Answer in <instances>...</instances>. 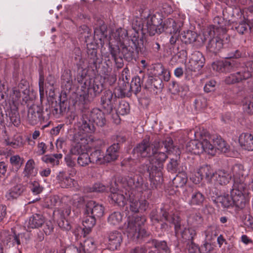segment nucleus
Wrapping results in <instances>:
<instances>
[{
    "label": "nucleus",
    "instance_id": "obj_53",
    "mask_svg": "<svg viewBox=\"0 0 253 253\" xmlns=\"http://www.w3.org/2000/svg\"><path fill=\"white\" fill-rule=\"evenodd\" d=\"M106 191V187L99 182L94 184L92 186H86L84 189V191L86 192H103Z\"/></svg>",
    "mask_w": 253,
    "mask_h": 253
},
{
    "label": "nucleus",
    "instance_id": "obj_48",
    "mask_svg": "<svg viewBox=\"0 0 253 253\" xmlns=\"http://www.w3.org/2000/svg\"><path fill=\"white\" fill-rule=\"evenodd\" d=\"M187 181V176L185 172H180L176 175L172 180L173 186L178 188L185 185Z\"/></svg>",
    "mask_w": 253,
    "mask_h": 253
},
{
    "label": "nucleus",
    "instance_id": "obj_11",
    "mask_svg": "<svg viewBox=\"0 0 253 253\" xmlns=\"http://www.w3.org/2000/svg\"><path fill=\"white\" fill-rule=\"evenodd\" d=\"M233 177V187L243 189L247 187V180L249 179L248 172L241 164H236L231 169Z\"/></svg>",
    "mask_w": 253,
    "mask_h": 253
},
{
    "label": "nucleus",
    "instance_id": "obj_40",
    "mask_svg": "<svg viewBox=\"0 0 253 253\" xmlns=\"http://www.w3.org/2000/svg\"><path fill=\"white\" fill-rule=\"evenodd\" d=\"M126 181L130 189H137L141 191V187L142 186V178L141 177L138 175L134 176L133 177L128 176L126 178Z\"/></svg>",
    "mask_w": 253,
    "mask_h": 253
},
{
    "label": "nucleus",
    "instance_id": "obj_28",
    "mask_svg": "<svg viewBox=\"0 0 253 253\" xmlns=\"http://www.w3.org/2000/svg\"><path fill=\"white\" fill-rule=\"evenodd\" d=\"M241 146L248 151L253 150V136L248 133H242L239 138Z\"/></svg>",
    "mask_w": 253,
    "mask_h": 253
},
{
    "label": "nucleus",
    "instance_id": "obj_37",
    "mask_svg": "<svg viewBox=\"0 0 253 253\" xmlns=\"http://www.w3.org/2000/svg\"><path fill=\"white\" fill-rule=\"evenodd\" d=\"M35 162L33 159H30L27 161L23 172L24 177L30 178L36 176L37 172L35 170Z\"/></svg>",
    "mask_w": 253,
    "mask_h": 253
},
{
    "label": "nucleus",
    "instance_id": "obj_32",
    "mask_svg": "<svg viewBox=\"0 0 253 253\" xmlns=\"http://www.w3.org/2000/svg\"><path fill=\"white\" fill-rule=\"evenodd\" d=\"M214 27L216 28V32L218 34H224L227 31L226 27L229 25V21L225 20L224 18L216 16L213 19Z\"/></svg>",
    "mask_w": 253,
    "mask_h": 253
},
{
    "label": "nucleus",
    "instance_id": "obj_62",
    "mask_svg": "<svg viewBox=\"0 0 253 253\" xmlns=\"http://www.w3.org/2000/svg\"><path fill=\"white\" fill-rule=\"evenodd\" d=\"M194 107L196 110H201L205 108L207 106V99L203 97H199L194 101Z\"/></svg>",
    "mask_w": 253,
    "mask_h": 253
},
{
    "label": "nucleus",
    "instance_id": "obj_47",
    "mask_svg": "<svg viewBox=\"0 0 253 253\" xmlns=\"http://www.w3.org/2000/svg\"><path fill=\"white\" fill-rule=\"evenodd\" d=\"M61 154H55L53 155H46L42 157L43 162L52 166L57 165L59 164V160L61 159Z\"/></svg>",
    "mask_w": 253,
    "mask_h": 253
},
{
    "label": "nucleus",
    "instance_id": "obj_24",
    "mask_svg": "<svg viewBox=\"0 0 253 253\" xmlns=\"http://www.w3.org/2000/svg\"><path fill=\"white\" fill-rule=\"evenodd\" d=\"M141 79L140 77L136 76L132 79L130 84L128 82L125 83V87H121V91L124 93L131 91L137 94L141 90Z\"/></svg>",
    "mask_w": 253,
    "mask_h": 253
},
{
    "label": "nucleus",
    "instance_id": "obj_50",
    "mask_svg": "<svg viewBox=\"0 0 253 253\" xmlns=\"http://www.w3.org/2000/svg\"><path fill=\"white\" fill-rule=\"evenodd\" d=\"M61 200L59 196L53 195L46 198L44 202V206L47 208H52L60 204Z\"/></svg>",
    "mask_w": 253,
    "mask_h": 253
},
{
    "label": "nucleus",
    "instance_id": "obj_9",
    "mask_svg": "<svg viewBox=\"0 0 253 253\" xmlns=\"http://www.w3.org/2000/svg\"><path fill=\"white\" fill-rule=\"evenodd\" d=\"M11 100L7 101L8 106L5 108L6 115L9 118L11 122L16 126L20 124V118L18 112L16 101L20 98L21 94L19 90L14 87L12 89V94H10Z\"/></svg>",
    "mask_w": 253,
    "mask_h": 253
},
{
    "label": "nucleus",
    "instance_id": "obj_45",
    "mask_svg": "<svg viewBox=\"0 0 253 253\" xmlns=\"http://www.w3.org/2000/svg\"><path fill=\"white\" fill-rule=\"evenodd\" d=\"M217 203L221 204V206L224 208L233 207V205L231 195L224 194L217 197L215 200Z\"/></svg>",
    "mask_w": 253,
    "mask_h": 253
},
{
    "label": "nucleus",
    "instance_id": "obj_39",
    "mask_svg": "<svg viewBox=\"0 0 253 253\" xmlns=\"http://www.w3.org/2000/svg\"><path fill=\"white\" fill-rule=\"evenodd\" d=\"M24 190V188L23 185H16L8 191L5 196L9 200L16 199L22 194Z\"/></svg>",
    "mask_w": 253,
    "mask_h": 253
},
{
    "label": "nucleus",
    "instance_id": "obj_55",
    "mask_svg": "<svg viewBox=\"0 0 253 253\" xmlns=\"http://www.w3.org/2000/svg\"><path fill=\"white\" fill-rule=\"evenodd\" d=\"M169 89L173 94H179L184 90H188V87L186 85L180 86L176 81H172L169 85Z\"/></svg>",
    "mask_w": 253,
    "mask_h": 253
},
{
    "label": "nucleus",
    "instance_id": "obj_36",
    "mask_svg": "<svg viewBox=\"0 0 253 253\" xmlns=\"http://www.w3.org/2000/svg\"><path fill=\"white\" fill-rule=\"evenodd\" d=\"M198 34L192 31H187L181 34L180 39L186 44H190L198 40Z\"/></svg>",
    "mask_w": 253,
    "mask_h": 253
},
{
    "label": "nucleus",
    "instance_id": "obj_14",
    "mask_svg": "<svg viewBox=\"0 0 253 253\" xmlns=\"http://www.w3.org/2000/svg\"><path fill=\"white\" fill-rule=\"evenodd\" d=\"M184 197L189 198L188 204L191 206H201L204 200V195L199 191L191 186L186 187L183 192Z\"/></svg>",
    "mask_w": 253,
    "mask_h": 253
},
{
    "label": "nucleus",
    "instance_id": "obj_26",
    "mask_svg": "<svg viewBox=\"0 0 253 253\" xmlns=\"http://www.w3.org/2000/svg\"><path fill=\"white\" fill-rule=\"evenodd\" d=\"M107 26L104 22H99V25L97 26L94 30V38L96 40H99L100 44L104 42L105 40H107Z\"/></svg>",
    "mask_w": 253,
    "mask_h": 253
},
{
    "label": "nucleus",
    "instance_id": "obj_60",
    "mask_svg": "<svg viewBox=\"0 0 253 253\" xmlns=\"http://www.w3.org/2000/svg\"><path fill=\"white\" fill-rule=\"evenodd\" d=\"M204 64H200L198 61L190 59L187 65V70L193 72H199L204 66Z\"/></svg>",
    "mask_w": 253,
    "mask_h": 253
},
{
    "label": "nucleus",
    "instance_id": "obj_21",
    "mask_svg": "<svg viewBox=\"0 0 253 253\" xmlns=\"http://www.w3.org/2000/svg\"><path fill=\"white\" fill-rule=\"evenodd\" d=\"M250 76V73L248 72H244L242 68L239 71L231 74L227 76L224 80V82L227 84H234L243 80H248Z\"/></svg>",
    "mask_w": 253,
    "mask_h": 253
},
{
    "label": "nucleus",
    "instance_id": "obj_20",
    "mask_svg": "<svg viewBox=\"0 0 253 253\" xmlns=\"http://www.w3.org/2000/svg\"><path fill=\"white\" fill-rule=\"evenodd\" d=\"M117 188H110L111 193L109 198L112 200V203H114L120 207H123L126 204V201H128L129 192L128 191V193L126 192L125 195H124L121 192H117Z\"/></svg>",
    "mask_w": 253,
    "mask_h": 253
},
{
    "label": "nucleus",
    "instance_id": "obj_59",
    "mask_svg": "<svg viewBox=\"0 0 253 253\" xmlns=\"http://www.w3.org/2000/svg\"><path fill=\"white\" fill-rule=\"evenodd\" d=\"M245 112L249 114H253V94L251 96L245 99L243 104Z\"/></svg>",
    "mask_w": 253,
    "mask_h": 253
},
{
    "label": "nucleus",
    "instance_id": "obj_8",
    "mask_svg": "<svg viewBox=\"0 0 253 253\" xmlns=\"http://www.w3.org/2000/svg\"><path fill=\"white\" fill-rule=\"evenodd\" d=\"M241 56L242 53L239 50H234L228 53L225 57L226 60L214 63L212 67L214 70L220 72H230L235 71L239 66L240 63L232 58H238Z\"/></svg>",
    "mask_w": 253,
    "mask_h": 253
},
{
    "label": "nucleus",
    "instance_id": "obj_61",
    "mask_svg": "<svg viewBox=\"0 0 253 253\" xmlns=\"http://www.w3.org/2000/svg\"><path fill=\"white\" fill-rule=\"evenodd\" d=\"M74 179L67 175H62L59 179L60 185L62 188H66L73 185Z\"/></svg>",
    "mask_w": 253,
    "mask_h": 253
},
{
    "label": "nucleus",
    "instance_id": "obj_49",
    "mask_svg": "<svg viewBox=\"0 0 253 253\" xmlns=\"http://www.w3.org/2000/svg\"><path fill=\"white\" fill-rule=\"evenodd\" d=\"M216 33L217 34L214 26L211 25L207 27L203 31V36L204 39H202V42H204L207 40H210L215 38L214 36L216 35Z\"/></svg>",
    "mask_w": 253,
    "mask_h": 253
},
{
    "label": "nucleus",
    "instance_id": "obj_16",
    "mask_svg": "<svg viewBox=\"0 0 253 253\" xmlns=\"http://www.w3.org/2000/svg\"><path fill=\"white\" fill-rule=\"evenodd\" d=\"M104 214V207L95 201H89L85 205L84 214L90 215L96 219L100 218Z\"/></svg>",
    "mask_w": 253,
    "mask_h": 253
},
{
    "label": "nucleus",
    "instance_id": "obj_18",
    "mask_svg": "<svg viewBox=\"0 0 253 253\" xmlns=\"http://www.w3.org/2000/svg\"><path fill=\"white\" fill-rule=\"evenodd\" d=\"M23 235L18 233L16 234L15 232L10 233L8 231H4L0 233V240L1 242L5 245L14 246L15 244L19 246L21 244V239Z\"/></svg>",
    "mask_w": 253,
    "mask_h": 253
},
{
    "label": "nucleus",
    "instance_id": "obj_7",
    "mask_svg": "<svg viewBox=\"0 0 253 253\" xmlns=\"http://www.w3.org/2000/svg\"><path fill=\"white\" fill-rule=\"evenodd\" d=\"M145 220L144 217H129L126 229L127 236L134 240L148 236L149 232L142 226Z\"/></svg>",
    "mask_w": 253,
    "mask_h": 253
},
{
    "label": "nucleus",
    "instance_id": "obj_38",
    "mask_svg": "<svg viewBox=\"0 0 253 253\" xmlns=\"http://www.w3.org/2000/svg\"><path fill=\"white\" fill-rule=\"evenodd\" d=\"M52 113L56 118L62 116L66 110V105L64 101L60 100L59 102L55 101L52 104Z\"/></svg>",
    "mask_w": 253,
    "mask_h": 253
},
{
    "label": "nucleus",
    "instance_id": "obj_64",
    "mask_svg": "<svg viewBox=\"0 0 253 253\" xmlns=\"http://www.w3.org/2000/svg\"><path fill=\"white\" fill-rule=\"evenodd\" d=\"M160 11L164 16L170 14L173 11L170 3L167 2H162L159 6Z\"/></svg>",
    "mask_w": 253,
    "mask_h": 253
},
{
    "label": "nucleus",
    "instance_id": "obj_31",
    "mask_svg": "<svg viewBox=\"0 0 253 253\" xmlns=\"http://www.w3.org/2000/svg\"><path fill=\"white\" fill-rule=\"evenodd\" d=\"M57 211L60 215V220L61 221L59 222V226L65 229L69 230L71 228V226L69 225L68 222L66 220L65 221L64 220L66 219V218L69 215L71 212V208L69 206H67L64 210H59L58 209Z\"/></svg>",
    "mask_w": 253,
    "mask_h": 253
},
{
    "label": "nucleus",
    "instance_id": "obj_15",
    "mask_svg": "<svg viewBox=\"0 0 253 253\" xmlns=\"http://www.w3.org/2000/svg\"><path fill=\"white\" fill-rule=\"evenodd\" d=\"M86 48L88 67L94 70L97 68L98 65L101 62L100 58L97 55V45L94 42H90V43H87Z\"/></svg>",
    "mask_w": 253,
    "mask_h": 253
},
{
    "label": "nucleus",
    "instance_id": "obj_17",
    "mask_svg": "<svg viewBox=\"0 0 253 253\" xmlns=\"http://www.w3.org/2000/svg\"><path fill=\"white\" fill-rule=\"evenodd\" d=\"M230 194L232 200L233 207L235 206L239 209H243L246 204V199L243 192L247 189V187H244L243 189L239 188H236L233 186Z\"/></svg>",
    "mask_w": 253,
    "mask_h": 253
},
{
    "label": "nucleus",
    "instance_id": "obj_41",
    "mask_svg": "<svg viewBox=\"0 0 253 253\" xmlns=\"http://www.w3.org/2000/svg\"><path fill=\"white\" fill-rule=\"evenodd\" d=\"M128 33L127 30L123 28H118L113 32L111 39H114L117 42V44H121V42L125 40L127 37Z\"/></svg>",
    "mask_w": 253,
    "mask_h": 253
},
{
    "label": "nucleus",
    "instance_id": "obj_51",
    "mask_svg": "<svg viewBox=\"0 0 253 253\" xmlns=\"http://www.w3.org/2000/svg\"><path fill=\"white\" fill-rule=\"evenodd\" d=\"M123 215L120 211H114L108 217V222L113 225H119L122 221Z\"/></svg>",
    "mask_w": 253,
    "mask_h": 253
},
{
    "label": "nucleus",
    "instance_id": "obj_56",
    "mask_svg": "<svg viewBox=\"0 0 253 253\" xmlns=\"http://www.w3.org/2000/svg\"><path fill=\"white\" fill-rule=\"evenodd\" d=\"M87 151L86 147L85 145H82L81 142H77L74 146H73L70 150L72 155L80 156L83 152Z\"/></svg>",
    "mask_w": 253,
    "mask_h": 253
},
{
    "label": "nucleus",
    "instance_id": "obj_46",
    "mask_svg": "<svg viewBox=\"0 0 253 253\" xmlns=\"http://www.w3.org/2000/svg\"><path fill=\"white\" fill-rule=\"evenodd\" d=\"M79 32L81 38L84 39L86 44L87 43H90V42H92L91 30L88 26L85 25L81 26L79 28Z\"/></svg>",
    "mask_w": 253,
    "mask_h": 253
},
{
    "label": "nucleus",
    "instance_id": "obj_25",
    "mask_svg": "<svg viewBox=\"0 0 253 253\" xmlns=\"http://www.w3.org/2000/svg\"><path fill=\"white\" fill-rule=\"evenodd\" d=\"M162 80L157 76H147V80L145 83V89L153 90L160 89L163 88Z\"/></svg>",
    "mask_w": 253,
    "mask_h": 253
},
{
    "label": "nucleus",
    "instance_id": "obj_34",
    "mask_svg": "<svg viewBox=\"0 0 253 253\" xmlns=\"http://www.w3.org/2000/svg\"><path fill=\"white\" fill-rule=\"evenodd\" d=\"M250 19L248 18H245L243 16V19H241L234 24L235 30L240 35H244L248 33L250 30L249 22Z\"/></svg>",
    "mask_w": 253,
    "mask_h": 253
},
{
    "label": "nucleus",
    "instance_id": "obj_12",
    "mask_svg": "<svg viewBox=\"0 0 253 253\" xmlns=\"http://www.w3.org/2000/svg\"><path fill=\"white\" fill-rule=\"evenodd\" d=\"M117 97L116 94L108 89L104 91L100 98V105L104 112L111 114L115 109Z\"/></svg>",
    "mask_w": 253,
    "mask_h": 253
},
{
    "label": "nucleus",
    "instance_id": "obj_52",
    "mask_svg": "<svg viewBox=\"0 0 253 253\" xmlns=\"http://www.w3.org/2000/svg\"><path fill=\"white\" fill-rule=\"evenodd\" d=\"M148 243L151 244L158 250L163 251L166 253L169 251V248L168 246L167 242L165 241H159L153 239Z\"/></svg>",
    "mask_w": 253,
    "mask_h": 253
},
{
    "label": "nucleus",
    "instance_id": "obj_42",
    "mask_svg": "<svg viewBox=\"0 0 253 253\" xmlns=\"http://www.w3.org/2000/svg\"><path fill=\"white\" fill-rule=\"evenodd\" d=\"M91 163L101 165L105 163L104 153L99 149L95 150L90 155Z\"/></svg>",
    "mask_w": 253,
    "mask_h": 253
},
{
    "label": "nucleus",
    "instance_id": "obj_1",
    "mask_svg": "<svg viewBox=\"0 0 253 253\" xmlns=\"http://www.w3.org/2000/svg\"><path fill=\"white\" fill-rule=\"evenodd\" d=\"M174 149L173 141L168 137L162 142L150 141V137L146 136L133 150V157H150V165H143V171L149 173L150 184L152 188H157L163 181L162 170L168 155Z\"/></svg>",
    "mask_w": 253,
    "mask_h": 253
},
{
    "label": "nucleus",
    "instance_id": "obj_2",
    "mask_svg": "<svg viewBox=\"0 0 253 253\" xmlns=\"http://www.w3.org/2000/svg\"><path fill=\"white\" fill-rule=\"evenodd\" d=\"M142 28L139 26L137 30L134 29L130 39L127 38L122 41L121 44H113L112 42H109V51L112 59L118 69L123 68L124 59L131 61L134 56V51L138 54L142 52L144 48V36L140 35L138 32Z\"/></svg>",
    "mask_w": 253,
    "mask_h": 253
},
{
    "label": "nucleus",
    "instance_id": "obj_29",
    "mask_svg": "<svg viewBox=\"0 0 253 253\" xmlns=\"http://www.w3.org/2000/svg\"><path fill=\"white\" fill-rule=\"evenodd\" d=\"M213 141V144L211 145L213 146L214 153L212 155H214L216 149H218L223 153H226L229 148V146L226 143V142L220 136H211L210 141Z\"/></svg>",
    "mask_w": 253,
    "mask_h": 253
},
{
    "label": "nucleus",
    "instance_id": "obj_13",
    "mask_svg": "<svg viewBox=\"0 0 253 253\" xmlns=\"http://www.w3.org/2000/svg\"><path fill=\"white\" fill-rule=\"evenodd\" d=\"M44 115L43 108L40 105L33 104L28 108L27 119L30 124L35 125L47 120Z\"/></svg>",
    "mask_w": 253,
    "mask_h": 253
},
{
    "label": "nucleus",
    "instance_id": "obj_44",
    "mask_svg": "<svg viewBox=\"0 0 253 253\" xmlns=\"http://www.w3.org/2000/svg\"><path fill=\"white\" fill-rule=\"evenodd\" d=\"M216 180L220 185H226L229 182L231 175L225 170L219 171L215 173Z\"/></svg>",
    "mask_w": 253,
    "mask_h": 253
},
{
    "label": "nucleus",
    "instance_id": "obj_43",
    "mask_svg": "<svg viewBox=\"0 0 253 253\" xmlns=\"http://www.w3.org/2000/svg\"><path fill=\"white\" fill-rule=\"evenodd\" d=\"M179 233L181 234V236L183 239L190 241L192 245L194 244L193 240L194 237L196 235V232L194 228H185L184 230H183V226L181 225V231L179 232L177 234ZM176 234L177 235V234Z\"/></svg>",
    "mask_w": 253,
    "mask_h": 253
},
{
    "label": "nucleus",
    "instance_id": "obj_54",
    "mask_svg": "<svg viewBox=\"0 0 253 253\" xmlns=\"http://www.w3.org/2000/svg\"><path fill=\"white\" fill-rule=\"evenodd\" d=\"M129 104L127 102L122 100L120 102L117 108H115L114 110H115L118 115H125L129 113Z\"/></svg>",
    "mask_w": 253,
    "mask_h": 253
},
{
    "label": "nucleus",
    "instance_id": "obj_33",
    "mask_svg": "<svg viewBox=\"0 0 253 253\" xmlns=\"http://www.w3.org/2000/svg\"><path fill=\"white\" fill-rule=\"evenodd\" d=\"M73 85V79L71 71L70 70H64L61 76L62 87L66 90H70Z\"/></svg>",
    "mask_w": 253,
    "mask_h": 253
},
{
    "label": "nucleus",
    "instance_id": "obj_6",
    "mask_svg": "<svg viewBox=\"0 0 253 253\" xmlns=\"http://www.w3.org/2000/svg\"><path fill=\"white\" fill-rule=\"evenodd\" d=\"M150 217L154 223L163 222L161 224L162 229H166L168 227V224L164 221H167L174 225L175 234H177L181 230V220L177 213L169 211L166 207L162 208L160 211L153 210L150 214Z\"/></svg>",
    "mask_w": 253,
    "mask_h": 253
},
{
    "label": "nucleus",
    "instance_id": "obj_10",
    "mask_svg": "<svg viewBox=\"0 0 253 253\" xmlns=\"http://www.w3.org/2000/svg\"><path fill=\"white\" fill-rule=\"evenodd\" d=\"M83 96L85 101H91L94 97L98 95L103 90V85L94 81H85L81 86Z\"/></svg>",
    "mask_w": 253,
    "mask_h": 253
},
{
    "label": "nucleus",
    "instance_id": "obj_63",
    "mask_svg": "<svg viewBox=\"0 0 253 253\" xmlns=\"http://www.w3.org/2000/svg\"><path fill=\"white\" fill-rule=\"evenodd\" d=\"M77 161L78 164L82 167H85L91 163L90 157L87 153V151L86 152H83V154L79 156Z\"/></svg>",
    "mask_w": 253,
    "mask_h": 253
},
{
    "label": "nucleus",
    "instance_id": "obj_27",
    "mask_svg": "<svg viewBox=\"0 0 253 253\" xmlns=\"http://www.w3.org/2000/svg\"><path fill=\"white\" fill-rule=\"evenodd\" d=\"M221 35L217 33L215 38L209 40L207 46V50L209 52L216 54L222 48L223 46V40L219 37Z\"/></svg>",
    "mask_w": 253,
    "mask_h": 253
},
{
    "label": "nucleus",
    "instance_id": "obj_4",
    "mask_svg": "<svg viewBox=\"0 0 253 253\" xmlns=\"http://www.w3.org/2000/svg\"><path fill=\"white\" fill-rule=\"evenodd\" d=\"M141 17L147 19L146 27L150 36H154L156 33L161 34L171 28L173 32L176 29V23L173 19L168 18L163 21L162 16L159 12L150 14L149 10L144 9L141 12Z\"/></svg>",
    "mask_w": 253,
    "mask_h": 253
},
{
    "label": "nucleus",
    "instance_id": "obj_57",
    "mask_svg": "<svg viewBox=\"0 0 253 253\" xmlns=\"http://www.w3.org/2000/svg\"><path fill=\"white\" fill-rule=\"evenodd\" d=\"M96 247V244L92 238L86 239L84 242L83 246L82 247V248H83L82 251H85L86 250V252H88L89 253H91L94 251Z\"/></svg>",
    "mask_w": 253,
    "mask_h": 253
},
{
    "label": "nucleus",
    "instance_id": "obj_35",
    "mask_svg": "<svg viewBox=\"0 0 253 253\" xmlns=\"http://www.w3.org/2000/svg\"><path fill=\"white\" fill-rule=\"evenodd\" d=\"M45 220L41 214L36 213L30 217L28 227L29 228H38L44 223Z\"/></svg>",
    "mask_w": 253,
    "mask_h": 253
},
{
    "label": "nucleus",
    "instance_id": "obj_22",
    "mask_svg": "<svg viewBox=\"0 0 253 253\" xmlns=\"http://www.w3.org/2000/svg\"><path fill=\"white\" fill-rule=\"evenodd\" d=\"M108 239L109 248L114 251L120 246L123 241V235L119 231H113L108 234Z\"/></svg>",
    "mask_w": 253,
    "mask_h": 253
},
{
    "label": "nucleus",
    "instance_id": "obj_58",
    "mask_svg": "<svg viewBox=\"0 0 253 253\" xmlns=\"http://www.w3.org/2000/svg\"><path fill=\"white\" fill-rule=\"evenodd\" d=\"M86 216L83 221V224L85 228L89 231H90L96 223V219L92 217L90 215L85 214Z\"/></svg>",
    "mask_w": 253,
    "mask_h": 253
},
{
    "label": "nucleus",
    "instance_id": "obj_23",
    "mask_svg": "<svg viewBox=\"0 0 253 253\" xmlns=\"http://www.w3.org/2000/svg\"><path fill=\"white\" fill-rule=\"evenodd\" d=\"M129 195V209L132 212L136 213L141 211H145L147 209L148 203L145 200L137 201L133 199V195Z\"/></svg>",
    "mask_w": 253,
    "mask_h": 253
},
{
    "label": "nucleus",
    "instance_id": "obj_5",
    "mask_svg": "<svg viewBox=\"0 0 253 253\" xmlns=\"http://www.w3.org/2000/svg\"><path fill=\"white\" fill-rule=\"evenodd\" d=\"M194 135L197 140L188 142L186 145V151L194 154H200L203 152L212 155L214 148L210 141L211 135L205 130L199 129L194 131Z\"/></svg>",
    "mask_w": 253,
    "mask_h": 253
},
{
    "label": "nucleus",
    "instance_id": "obj_19",
    "mask_svg": "<svg viewBox=\"0 0 253 253\" xmlns=\"http://www.w3.org/2000/svg\"><path fill=\"white\" fill-rule=\"evenodd\" d=\"M215 172L211 169L210 166L206 165L201 167L195 176L197 179L194 177L191 178L193 182L195 184H198L205 177L207 181H210L211 178L215 176Z\"/></svg>",
    "mask_w": 253,
    "mask_h": 253
},
{
    "label": "nucleus",
    "instance_id": "obj_30",
    "mask_svg": "<svg viewBox=\"0 0 253 253\" xmlns=\"http://www.w3.org/2000/svg\"><path fill=\"white\" fill-rule=\"evenodd\" d=\"M119 143H114L107 150V154L104 156L105 163H109L116 160L119 156Z\"/></svg>",
    "mask_w": 253,
    "mask_h": 253
},
{
    "label": "nucleus",
    "instance_id": "obj_3",
    "mask_svg": "<svg viewBox=\"0 0 253 253\" xmlns=\"http://www.w3.org/2000/svg\"><path fill=\"white\" fill-rule=\"evenodd\" d=\"M106 122L104 114L99 109L84 108L82 111V117L78 126L84 133H91L95 131V125L102 127Z\"/></svg>",
    "mask_w": 253,
    "mask_h": 253
}]
</instances>
